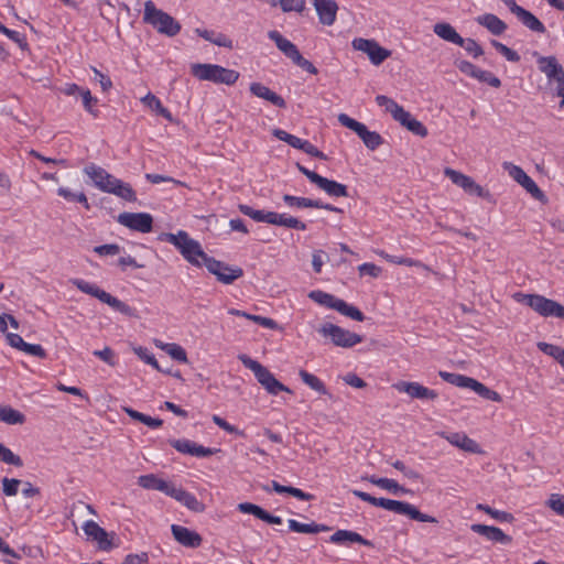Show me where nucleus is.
<instances>
[{"label":"nucleus","instance_id":"obj_1","mask_svg":"<svg viewBox=\"0 0 564 564\" xmlns=\"http://www.w3.org/2000/svg\"><path fill=\"white\" fill-rule=\"evenodd\" d=\"M352 495L359 498L360 500L366 501L375 507H380L382 509L392 511L397 514L406 516L408 518L415 521L431 523L437 522L436 518L422 513L420 510L416 509L415 506L405 501L392 500L388 498H377L361 490H352Z\"/></svg>","mask_w":564,"mask_h":564},{"label":"nucleus","instance_id":"obj_2","mask_svg":"<svg viewBox=\"0 0 564 564\" xmlns=\"http://www.w3.org/2000/svg\"><path fill=\"white\" fill-rule=\"evenodd\" d=\"M162 239L178 249L181 254L193 265L200 267L209 258L202 249L200 243L192 239L184 230H180L177 234H163Z\"/></svg>","mask_w":564,"mask_h":564},{"label":"nucleus","instance_id":"obj_3","mask_svg":"<svg viewBox=\"0 0 564 564\" xmlns=\"http://www.w3.org/2000/svg\"><path fill=\"white\" fill-rule=\"evenodd\" d=\"M72 283L83 293L98 299L100 302L109 305L115 311L129 317H137L135 308L131 307L121 300L112 296L110 293L98 288L96 284L85 281L83 279H74L72 280Z\"/></svg>","mask_w":564,"mask_h":564},{"label":"nucleus","instance_id":"obj_4","mask_svg":"<svg viewBox=\"0 0 564 564\" xmlns=\"http://www.w3.org/2000/svg\"><path fill=\"white\" fill-rule=\"evenodd\" d=\"M514 300L524 304L543 317H556L564 319V305L540 294H524L518 292Z\"/></svg>","mask_w":564,"mask_h":564},{"label":"nucleus","instance_id":"obj_5","mask_svg":"<svg viewBox=\"0 0 564 564\" xmlns=\"http://www.w3.org/2000/svg\"><path fill=\"white\" fill-rule=\"evenodd\" d=\"M238 359L246 368L250 369L253 372L258 382L268 391V393L272 395H276L280 392L292 393V390L290 388L280 382L273 376V373L268 368L262 366L259 361L251 359L249 356L245 354L239 355Z\"/></svg>","mask_w":564,"mask_h":564},{"label":"nucleus","instance_id":"obj_6","mask_svg":"<svg viewBox=\"0 0 564 564\" xmlns=\"http://www.w3.org/2000/svg\"><path fill=\"white\" fill-rule=\"evenodd\" d=\"M191 73L199 80H208L215 84L232 85L239 78V73L216 64H192Z\"/></svg>","mask_w":564,"mask_h":564},{"label":"nucleus","instance_id":"obj_7","mask_svg":"<svg viewBox=\"0 0 564 564\" xmlns=\"http://www.w3.org/2000/svg\"><path fill=\"white\" fill-rule=\"evenodd\" d=\"M143 20L153 25L158 32L166 35H176L181 31L180 23L166 12L158 9L151 0L144 3Z\"/></svg>","mask_w":564,"mask_h":564},{"label":"nucleus","instance_id":"obj_8","mask_svg":"<svg viewBox=\"0 0 564 564\" xmlns=\"http://www.w3.org/2000/svg\"><path fill=\"white\" fill-rule=\"evenodd\" d=\"M438 375L444 381L459 388L470 389L486 400H490L494 402H500L502 400L501 395L498 392L490 390L485 384H482L481 382L477 381L474 378L447 371H440Z\"/></svg>","mask_w":564,"mask_h":564},{"label":"nucleus","instance_id":"obj_9","mask_svg":"<svg viewBox=\"0 0 564 564\" xmlns=\"http://www.w3.org/2000/svg\"><path fill=\"white\" fill-rule=\"evenodd\" d=\"M438 375L444 381L459 388L470 389L486 400H490L494 402H500L502 400L501 395L498 392L490 390L485 384H482L481 382L477 381L474 378L447 371H440Z\"/></svg>","mask_w":564,"mask_h":564},{"label":"nucleus","instance_id":"obj_10","mask_svg":"<svg viewBox=\"0 0 564 564\" xmlns=\"http://www.w3.org/2000/svg\"><path fill=\"white\" fill-rule=\"evenodd\" d=\"M308 297L317 304L327 308L335 310L340 314L350 317L354 321L362 322L365 319L364 313L357 307L349 305L344 300H340L333 294L324 291L315 290L310 292Z\"/></svg>","mask_w":564,"mask_h":564},{"label":"nucleus","instance_id":"obj_11","mask_svg":"<svg viewBox=\"0 0 564 564\" xmlns=\"http://www.w3.org/2000/svg\"><path fill=\"white\" fill-rule=\"evenodd\" d=\"M338 121L341 126L352 130L369 150L373 151L383 144V138L378 132L369 131L364 123L350 118L348 115H338Z\"/></svg>","mask_w":564,"mask_h":564},{"label":"nucleus","instance_id":"obj_12","mask_svg":"<svg viewBox=\"0 0 564 564\" xmlns=\"http://www.w3.org/2000/svg\"><path fill=\"white\" fill-rule=\"evenodd\" d=\"M319 334L330 338L335 346L350 348L362 341V337L356 333L346 330L335 324L325 323L319 329Z\"/></svg>","mask_w":564,"mask_h":564},{"label":"nucleus","instance_id":"obj_13","mask_svg":"<svg viewBox=\"0 0 564 564\" xmlns=\"http://www.w3.org/2000/svg\"><path fill=\"white\" fill-rule=\"evenodd\" d=\"M532 55L535 58L539 70L546 76L549 83L563 84L564 68L555 56H543L538 52H534Z\"/></svg>","mask_w":564,"mask_h":564},{"label":"nucleus","instance_id":"obj_14","mask_svg":"<svg viewBox=\"0 0 564 564\" xmlns=\"http://www.w3.org/2000/svg\"><path fill=\"white\" fill-rule=\"evenodd\" d=\"M502 167L508 172L510 177H512L518 184H520L529 194L532 195L535 199H542L544 197V193L540 189L536 183L523 171L522 167L511 163L503 162Z\"/></svg>","mask_w":564,"mask_h":564},{"label":"nucleus","instance_id":"obj_15","mask_svg":"<svg viewBox=\"0 0 564 564\" xmlns=\"http://www.w3.org/2000/svg\"><path fill=\"white\" fill-rule=\"evenodd\" d=\"M207 270L217 276V280L224 284H231L235 280L242 276V269L236 267L231 268L225 262L216 260L215 258L209 257L206 259V263L204 264Z\"/></svg>","mask_w":564,"mask_h":564},{"label":"nucleus","instance_id":"obj_16","mask_svg":"<svg viewBox=\"0 0 564 564\" xmlns=\"http://www.w3.org/2000/svg\"><path fill=\"white\" fill-rule=\"evenodd\" d=\"M352 46L355 50L366 53L373 65H380L391 55L389 50L380 46L376 41L365 37H355Z\"/></svg>","mask_w":564,"mask_h":564},{"label":"nucleus","instance_id":"obj_17","mask_svg":"<svg viewBox=\"0 0 564 564\" xmlns=\"http://www.w3.org/2000/svg\"><path fill=\"white\" fill-rule=\"evenodd\" d=\"M117 221L135 231L147 234L152 230L153 218L148 213H121Z\"/></svg>","mask_w":564,"mask_h":564},{"label":"nucleus","instance_id":"obj_18","mask_svg":"<svg viewBox=\"0 0 564 564\" xmlns=\"http://www.w3.org/2000/svg\"><path fill=\"white\" fill-rule=\"evenodd\" d=\"M445 176H447L455 185L463 188L466 193L478 197H487L489 193L477 184L470 176L465 175L453 169H445Z\"/></svg>","mask_w":564,"mask_h":564},{"label":"nucleus","instance_id":"obj_19","mask_svg":"<svg viewBox=\"0 0 564 564\" xmlns=\"http://www.w3.org/2000/svg\"><path fill=\"white\" fill-rule=\"evenodd\" d=\"M84 173L93 181L94 185L106 193L113 185L117 177L108 173L104 167L89 163L84 167Z\"/></svg>","mask_w":564,"mask_h":564},{"label":"nucleus","instance_id":"obj_20","mask_svg":"<svg viewBox=\"0 0 564 564\" xmlns=\"http://www.w3.org/2000/svg\"><path fill=\"white\" fill-rule=\"evenodd\" d=\"M170 444L177 452L195 457H208L216 452L214 448L205 447L186 438L172 440Z\"/></svg>","mask_w":564,"mask_h":564},{"label":"nucleus","instance_id":"obj_21","mask_svg":"<svg viewBox=\"0 0 564 564\" xmlns=\"http://www.w3.org/2000/svg\"><path fill=\"white\" fill-rule=\"evenodd\" d=\"M399 392L409 394L413 399H431L437 398L435 390L429 389L417 382L400 381L393 386Z\"/></svg>","mask_w":564,"mask_h":564},{"label":"nucleus","instance_id":"obj_22","mask_svg":"<svg viewBox=\"0 0 564 564\" xmlns=\"http://www.w3.org/2000/svg\"><path fill=\"white\" fill-rule=\"evenodd\" d=\"M313 6L322 24H334L338 11V6L335 0H313Z\"/></svg>","mask_w":564,"mask_h":564},{"label":"nucleus","instance_id":"obj_23","mask_svg":"<svg viewBox=\"0 0 564 564\" xmlns=\"http://www.w3.org/2000/svg\"><path fill=\"white\" fill-rule=\"evenodd\" d=\"M443 438H445L449 444L456 446L465 452L478 454L481 452L477 442L468 437L465 433H446L442 432L440 434Z\"/></svg>","mask_w":564,"mask_h":564},{"label":"nucleus","instance_id":"obj_24","mask_svg":"<svg viewBox=\"0 0 564 564\" xmlns=\"http://www.w3.org/2000/svg\"><path fill=\"white\" fill-rule=\"evenodd\" d=\"M171 531L174 539L186 547L195 549L202 544V536L186 527L172 524Z\"/></svg>","mask_w":564,"mask_h":564},{"label":"nucleus","instance_id":"obj_25","mask_svg":"<svg viewBox=\"0 0 564 564\" xmlns=\"http://www.w3.org/2000/svg\"><path fill=\"white\" fill-rule=\"evenodd\" d=\"M169 496L187 509L194 512H202L204 510V505L198 501V499L191 492L186 491L182 487L172 486Z\"/></svg>","mask_w":564,"mask_h":564},{"label":"nucleus","instance_id":"obj_26","mask_svg":"<svg viewBox=\"0 0 564 564\" xmlns=\"http://www.w3.org/2000/svg\"><path fill=\"white\" fill-rule=\"evenodd\" d=\"M393 119L419 137L423 138L427 135V129L424 127V124L413 118L409 111L404 110L403 107L400 109V112H397L393 116Z\"/></svg>","mask_w":564,"mask_h":564},{"label":"nucleus","instance_id":"obj_27","mask_svg":"<svg viewBox=\"0 0 564 564\" xmlns=\"http://www.w3.org/2000/svg\"><path fill=\"white\" fill-rule=\"evenodd\" d=\"M83 530L87 536L98 542L100 549L108 550L111 547V543L108 540L107 531L99 527V524L96 523L95 521H86L83 525Z\"/></svg>","mask_w":564,"mask_h":564},{"label":"nucleus","instance_id":"obj_28","mask_svg":"<svg viewBox=\"0 0 564 564\" xmlns=\"http://www.w3.org/2000/svg\"><path fill=\"white\" fill-rule=\"evenodd\" d=\"M470 529L473 532L485 536L489 541L499 542L502 544H508L511 542V538L497 527L486 524H473Z\"/></svg>","mask_w":564,"mask_h":564},{"label":"nucleus","instance_id":"obj_29","mask_svg":"<svg viewBox=\"0 0 564 564\" xmlns=\"http://www.w3.org/2000/svg\"><path fill=\"white\" fill-rule=\"evenodd\" d=\"M138 485L148 490H158L169 496L172 482L159 478L154 474L142 475L138 478Z\"/></svg>","mask_w":564,"mask_h":564},{"label":"nucleus","instance_id":"obj_30","mask_svg":"<svg viewBox=\"0 0 564 564\" xmlns=\"http://www.w3.org/2000/svg\"><path fill=\"white\" fill-rule=\"evenodd\" d=\"M250 91L254 96L270 101L275 107L285 108L286 106L285 100L280 95L271 90L269 87L262 85L261 83H252L250 85Z\"/></svg>","mask_w":564,"mask_h":564},{"label":"nucleus","instance_id":"obj_31","mask_svg":"<svg viewBox=\"0 0 564 564\" xmlns=\"http://www.w3.org/2000/svg\"><path fill=\"white\" fill-rule=\"evenodd\" d=\"M329 542L334 544L359 543L366 546L371 545V542L366 540L362 535L349 530H337L329 536Z\"/></svg>","mask_w":564,"mask_h":564},{"label":"nucleus","instance_id":"obj_32","mask_svg":"<svg viewBox=\"0 0 564 564\" xmlns=\"http://www.w3.org/2000/svg\"><path fill=\"white\" fill-rule=\"evenodd\" d=\"M316 186L332 197H347V186L333 180L321 176Z\"/></svg>","mask_w":564,"mask_h":564},{"label":"nucleus","instance_id":"obj_33","mask_svg":"<svg viewBox=\"0 0 564 564\" xmlns=\"http://www.w3.org/2000/svg\"><path fill=\"white\" fill-rule=\"evenodd\" d=\"M476 20L479 25L485 26L494 35H500L507 30V24L491 13L479 15Z\"/></svg>","mask_w":564,"mask_h":564},{"label":"nucleus","instance_id":"obj_34","mask_svg":"<svg viewBox=\"0 0 564 564\" xmlns=\"http://www.w3.org/2000/svg\"><path fill=\"white\" fill-rule=\"evenodd\" d=\"M289 529L293 532L305 534H317L329 531V527L312 521L311 523H301L294 519L288 520Z\"/></svg>","mask_w":564,"mask_h":564},{"label":"nucleus","instance_id":"obj_35","mask_svg":"<svg viewBox=\"0 0 564 564\" xmlns=\"http://www.w3.org/2000/svg\"><path fill=\"white\" fill-rule=\"evenodd\" d=\"M517 19L525 25L530 31L534 33H544L545 28L543 23L530 11L525 10L524 8H521L518 10V12L514 14Z\"/></svg>","mask_w":564,"mask_h":564},{"label":"nucleus","instance_id":"obj_36","mask_svg":"<svg viewBox=\"0 0 564 564\" xmlns=\"http://www.w3.org/2000/svg\"><path fill=\"white\" fill-rule=\"evenodd\" d=\"M106 193L113 194L127 202H135L137 200V194L135 191L131 187L130 184L122 182L121 180L117 178L107 189Z\"/></svg>","mask_w":564,"mask_h":564},{"label":"nucleus","instance_id":"obj_37","mask_svg":"<svg viewBox=\"0 0 564 564\" xmlns=\"http://www.w3.org/2000/svg\"><path fill=\"white\" fill-rule=\"evenodd\" d=\"M369 482H371L375 486H378L381 489L388 490L392 492L393 495L399 494H408L409 489L400 486L394 479L390 478H379L376 476H370L366 478Z\"/></svg>","mask_w":564,"mask_h":564},{"label":"nucleus","instance_id":"obj_38","mask_svg":"<svg viewBox=\"0 0 564 564\" xmlns=\"http://www.w3.org/2000/svg\"><path fill=\"white\" fill-rule=\"evenodd\" d=\"M272 225L292 228L296 230H306V224L288 214L273 212Z\"/></svg>","mask_w":564,"mask_h":564},{"label":"nucleus","instance_id":"obj_39","mask_svg":"<svg viewBox=\"0 0 564 564\" xmlns=\"http://www.w3.org/2000/svg\"><path fill=\"white\" fill-rule=\"evenodd\" d=\"M141 102L145 107L150 108L151 110L155 111L158 115L165 118L166 120L173 121V116L170 112V110L167 108H165L162 105V102L160 101V99L156 96H154L153 94L149 93L148 95H145L143 98H141Z\"/></svg>","mask_w":564,"mask_h":564},{"label":"nucleus","instance_id":"obj_40","mask_svg":"<svg viewBox=\"0 0 564 564\" xmlns=\"http://www.w3.org/2000/svg\"><path fill=\"white\" fill-rule=\"evenodd\" d=\"M238 208H239L240 213L252 218L256 221L267 223V224L272 225L273 212L253 209L251 206L245 205V204H240L238 206Z\"/></svg>","mask_w":564,"mask_h":564},{"label":"nucleus","instance_id":"obj_41","mask_svg":"<svg viewBox=\"0 0 564 564\" xmlns=\"http://www.w3.org/2000/svg\"><path fill=\"white\" fill-rule=\"evenodd\" d=\"M25 421V416L20 411L9 406L3 405L0 406V422H4L7 424H23Z\"/></svg>","mask_w":564,"mask_h":564},{"label":"nucleus","instance_id":"obj_42","mask_svg":"<svg viewBox=\"0 0 564 564\" xmlns=\"http://www.w3.org/2000/svg\"><path fill=\"white\" fill-rule=\"evenodd\" d=\"M275 40V44L278 48L289 57L293 63H295L302 54L297 50V47L289 41L286 37H273Z\"/></svg>","mask_w":564,"mask_h":564},{"label":"nucleus","instance_id":"obj_43","mask_svg":"<svg viewBox=\"0 0 564 564\" xmlns=\"http://www.w3.org/2000/svg\"><path fill=\"white\" fill-rule=\"evenodd\" d=\"M299 376L301 377L302 381L308 386L312 390L321 393V394H327L328 391L325 387V384L323 383V381L317 378L315 375L313 373H310L308 371L306 370H303L301 369L299 371Z\"/></svg>","mask_w":564,"mask_h":564},{"label":"nucleus","instance_id":"obj_44","mask_svg":"<svg viewBox=\"0 0 564 564\" xmlns=\"http://www.w3.org/2000/svg\"><path fill=\"white\" fill-rule=\"evenodd\" d=\"M466 50L468 54L478 57L482 54L481 47L474 41L473 37H444Z\"/></svg>","mask_w":564,"mask_h":564},{"label":"nucleus","instance_id":"obj_45","mask_svg":"<svg viewBox=\"0 0 564 564\" xmlns=\"http://www.w3.org/2000/svg\"><path fill=\"white\" fill-rule=\"evenodd\" d=\"M57 195L68 202H77L82 204L86 209H90L88 198L84 192L74 193L67 187H59L57 189Z\"/></svg>","mask_w":564,"mask_h":564},{"label":"nucleus","instance_id":"obj_46","mask_svg":"<svg viewBox=\"0 0 564 564\" xmlns=\"http://www.w3.org/2000/svg\"><path fill=\"white\" fill-rule=\"evenodd\" d=\"M476 509L479 511H484L485 513L489 514L491 518L499 522L511 523L514 520L513 514H511L510 512L492 509L488 505L478 503L476 506Z\"/></svg>","mask_w":564,"mask_h":564},{"label":"nucleus","instance_id":"obj_47","mask_svg":"<svg viewBox=\"0 0 564 564\" xmlns=\"http://www.w3.org/2000/svg\"><path fill=\"white\" fill-rule=\"evenodd\" d=\"M282 199L285 205L291 208H313V206H317L315 199L297 197L290 194H284Z\"/></svg>","mask_w":564,"mask_h":564},{"label":"nucleus","instance_id":"obj_48","mask_svg":"<svg viewBox=\"0 0 564 564\" xmlns=\"http://www.w3.org/2000/svg\"><path fill=\"white\" fill-rule=\"evenodd\" d=\"M273 135L281 140V141H284L285 143H288L290 147L294 148V149H299V150H302L303 148V144L305 142V140L296 137V135H293L282 129H274L273 130Z\"/></svg>","mask_w":564,"mask_h":564},{"label":"nucleus","instance_id":"obj_49","mask_svg":"<svg viewBox=\"0 0 564 564\" xmlns=\"http://www.w3.org/2000/svg\"><path fill=\"white\" fill-rule=\"evenodd\" d=\"M0 462L17 467L23 466V462L19 455H15L10 448L0 443Z\"/></svg>","mask_w":564,"mask_h":564},{"label":"nucleus","instance_id":"obj_50","mask_svg":"<svg viewBox=\"0 0 564 564\" xmlns=\"http://www.w3.org/2000/svg\"><path fill=\"white\" fill-rule=\"evenodd\" d=\"M238 510L242 513H248L257 517L258 519L264 521L265 514L268 511L262 509L261 507L251 503V502H241L238 505Z\"/></svg>","mask_w":564,"mask_h":564},{"label":"nucleus","instance_id":"obj_51","mask_svg":"<svg viewBox=\"0 0 564 564\" xmlns=\"http://www.w3.org/2000/svg\"><path fill=\"white\" fill-rule=\"evenodd\" d=\"M238 510L242 513H248L257 517L258 519L264 521L265 514L268 511L262 509L261 507L251 503V502H241L238 505Z\"/></svg>","mask_w":564,"mask_h":564},{"label":"nucleus","instance_id":"obj_52","mask_svg":"<svg viewBox=\"0 0 564 564\" xmlns=\"http://www.w3.org/2000/svg\"><path fill=\"white\" fill-rule=\"evenodd\" d=\"M162 348L176 361L187 362L185 349L177 344H165Z\"/></svg>","mask_w":564,"mask_h":564},{"label":"nucleus","instance_id":"obj_53","mask_svg":"<svg viewBox=\"0 0 564 564\" xmlns=\"http://www.w3.org/2000/svg\"><path fill=\"white\" fill-rule=\"evenodd\" d=\"M538 347L541 351L554 357L560 364L564 358V349L560 346L547 343H539Z\"/></svg>","mask_w":564,"mask_h":564},{"label":"nucleus","instance_id":"obj_54","mask_svg":"<svg viewBox=\"0 0 564 564\" xmlns=\"http://www.w3.org/2000/svg\"><path fill=\"white\" fill-rule=\"evenodd\" d=\"M133 351L145 364L151 365L156 370H161L154 355L151 354L148 348L139 346V347H134Z\"/></svg>","mask_w":564,"mask_h":564},{"label":"nucleus","instance_id":"obj_55","mask_svg":"<svg viewBox=\"0 0 564 564\" xmlns=\"http://www.w3.org/2000/svg\"><path fill=\"white\" fill-rule=\"evenodd\" d=\"M21 484L20 479L4 477L2 479V491L6 496L13 497L18 494Z\"/></svg>","mask_w":564,"mask_h":564},{"label":"nucleus","instance_id":"obj_56","mask_svg":"<svg viewBox=\"0 0 564 564\" xmlns=\"http://www.w3.org/2000/svg\"><path fill=\"white\" fill-rule=\"evenodd\" d=\"M474 78L478 79L481 83H486L495 88H498L501 85L500 79L497 76H495L491 72L482 70L480 68L477 70L476 76Z\"/></svg>","mask_w":564,"mask_h":564},{"label":"nucleus","instance_id":"obj_57","mask_svg":"<svg viewBox=\"0 0 564 564\" xmlns=\"http://www.w3.org/2000/svg\"><path fill=\"white\" fill-rule=\"evenodd\" d=\"M376 101L379 106L384 107L386 110L392 115V117L397 112H400V109L402 108L393 99H391L384 95H378L376 97Z\"/></svg>","mask_w":564,"mask_h":564},{"label":"nucleus","instance_id":"obj_58","mask_svg":"<svg viewBox=\"0 0 564 564\" xmlns=\"http://www.w3.org/2000/svg\"><path fill=\"white\" fill-rule=\"evenodd\" d=\"M284 12H301L305 7L304 0H276Z\"/></svg>","mask_w":564,"mask_h":564},{"label":"nucleus","instance_id":"obj_59","mask_svg":"<svg viewBox=\"0 0 564 564\" xmlns=\"http://www.w3.org/2000/svg\"><path fill=\"white\" fill-rule=\"evenodd\" d=\"M391 465L400 470L404 477L409 478V479H412V480H419L421 479V475L420 473H417L416 470L412 469V468H409L408 466L404 465L403 462L401 460H394L391 463Z\"/></svg>","mask_w":564,"mask_h":564},{"label":"nucleus","instance_id":"obj_60","mask_svg":"<svg viewBox=\"0 0 564 564\" xmlns=\"http://www.w3.org/2000/svg\"><path fill=\"white\" fill-rule=\"evenodd\" d=\"M547 505L554 512L564 517V496L556 494L551 495Z\"/></svg>","mask_w":564,"mask_h":564},{"label":"nucleus","instance_id":"obj_61","mask_svg":"<svg viewBox=\"0 0 564 564\" xmlns=\"http://www.w3.org/2000/svg\"><path fill=\"white\" fill-rule=\"evenodd\" d=\"M492 44L497 48V51L501 55H503L508 61L518 62L520 59L519 54L516 51L509 48L508 46H506L497 41H492Z\"/></svg>","mask_w":564,"mask_h":564},{"label":"nucleus","instance_id":"obj_62","mask_svg":"<svg viewBox=\"0 0 564 564\" xmlns=\"http://www.w3.org/2000/svg\"><path fill=\"white\" fill-rule=\"evenodd\" d=\"M212 420L218 427L223 429L224 431H226L230 434H236V435H240V436L243 435V432L239 431L236 426L229 424L226 420H224L219 415H216V414L213 415Z\"/></svg>","mask_w":564,"mask_h":564},{"label":"nucleus","instance_id":"obj_63","mask_svg":"<svg viewBox=\"0 0 564 564\" xmlns=\"http://www.w3.org/2000/svg\"><path fill=\"white\" fill-rule=\"evenodd\" d=\"M21 351H23V352H25V354H28L30 356H34V357L41 358V359L46 358L45 349L41 345H39V344L25 343V346H23Z\"/></svg>","mask_w":564,"mask_h":564},{"label":"nucleus","instance_id":"obj_64","mask_svg":"<svg viewBox=\"0 0 564 564\" xmlns=\"http://www.w3.org/2000/svg\"><path fill=\"white\" fill-rule=\"evenodd\" d=\"M149 562V555L145 552L140 554H129L126 556L122 564H147Z\"/></svg>","mask_w":564,"mask_h":564}]
</instances>
